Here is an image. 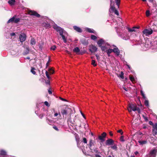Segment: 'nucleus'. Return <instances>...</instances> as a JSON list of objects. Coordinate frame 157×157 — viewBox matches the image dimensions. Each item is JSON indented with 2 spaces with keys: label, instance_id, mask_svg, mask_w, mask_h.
Returning a JSON list of instances; mask_svg holds the SVG:
<instances>
[{
  "label": "nucleus",
  "instance_id": "nucleus-1",
  "mask_svg": "<svg viewBox=\"0 0 157 157\" xmlns=\"http://www.w3.org/2000/svg\"><path fill=\"white\" fill-rule=\"evenodd\" d=\"M95 141L90 139L89 141V148L91 152H95L96 153H99L98 150V148L95 146Z\"/></svg>",
  "mask_w": 157,
  "mask_h": 157
},
{
  "label": "nucleus",
  "instance_id": "nucleus-2",
  "mask_svg": "<svg viewBox=\"0 0 157 157\" xmlns=\"http://www.w3.org/2000/svg\"><path fill=\"white\" fill-rule=\"evenodd\" d=\"M110 9L113 12H114L115 14H116L117 16H119V15L118 11L117 10L115 7L114 6L115 3L113 0H110Z\"/></svg>",
  "mask_w": 157,
  "mask_h": 157
},
{
  "label": "nucleus",
  "instance_id": "nucleus-3",
  "mask_svg": "<svg viewBox=\"0 0 157 157\" xmlns=\"http://www.w3.org/2000/svg\"><path fill=\"white\" fill-rule=\"evenodd\" d=\"M27 13L30 15L34 16L38 18L40 17V15L36 11L34 10H29L27 12Z\"/></svg>",
  "mask_w": 157,
  "mask_h": 157
},
{
  "label": "nucleus",
  "instance_id": "nucleus-4",
  "mask_svg": "<svg viewBox=\"0 0 157 157\" xmlns=\"http://www.w3.org/2000/svg\"><path fill=\"white\" fill-rule=\"evenodd\" d=\"M78 119L79 120V119L77 117L75 116V117L74 119V121H73L71 120V117H70L67 120V122H68V124H69L70 123L71 124V126H73V125H74L75 124H77V123L75 122V121L77 119Z\"/></svg>",
  "mask_w": 157,
  "mask_h": 157
},
{
  "label": "nucleus",
  "instance_id": "nucleus-5",
  "mask_svg": "<svg viewBox=\"0 0 157 157\" xmlns=\"http://www.w3.org/2000/svg\"><path fill=\"white\" fill-rule=\"evenodd\" d=\"M143 33L146 36H148L152 33L153 30L151 29H150V30L147 29H145L143 31Z\"/></svg>",
  "mask_w": 157,
  "mask_h": 157
},
{
  "label": "nucleus",
  "instance_id": "nucleus-6",
  "mask_svg": "<svg viewBox=\"0 0 157 157\" xmlns=\"http://www.w3.org/2000/svg\"><path fill=\"white\" fill-rule=\"evenodd\" d=\"M106 136V133L105 132H103L101 135L99 136L98 138L101 140L102 142H103L105 140V138Z\"/></svg>",
  "mask_w": 157,
  "mask_h": 157
},
{
  "label": "nucleus",
  "instance_id": "nucleus-7",
  "mask_svg": "<svg viewBox=\"0 0 157 157\" xmlns=\"http://www.w3.org/2000/svg\"><path fill=\"white\" fill-rule=\"evenodd\" d=\"M137 107L135 104H129L128 107V110L129 112H131L132 110L134 111L133 109L135 108L136 109Z\"/></svg>",
  "mask_w": 157,
  "mask_h": 157
},
{
  "label": "nucleus",
  "instance_id": "nucleus-8",
  "mask_svg": "<svg viewBox=\"0 0 157 157\" xmlns=\"http://www.w3.org/2000/svg\"><path fill=\"white\" fill-rule=\"evenodd\" d=\"M89 50L91 53H94L97 51L98 48L94 45L92 44L89 46Z\"/></svg>",
  "mask_w": 157,
  "mask_h": 157
},
{
  "label": "nucleus",
  "instance_id": "nucleus-9",
  "mask_svg": "<svg viewBox=\"0 0 157 157\" xmlns=\"http://www.w3.org/2000/svg\"><path fill=\"white\" fill-rule=\"evenodd\" d=\"M53 28L55 29L57 32L59 33V35L60 34V33H61H61L63 32V29L56 25H54L53 26Z\"/></svg>",
  "mask_w": 157,
  "mask_h": 157
},
{
  "label": "nucleus",
  "instance_id": "nucleus-10",
  "mask_svg": "<svg viewBox=\"0 0 157 157\" xmlns=\"http://www.w3.org/2000/svg\"><path fill=\"white\" fill-rule=\"evenodd\" d=\"M26 36L25 34H20L19 36L20 41L22 43L25 41L26 39Z\"/></svg>",
  "mask_w": 157,
  "mask_h": 157
},
{
  "label": "nucleus",
  "instance_id": "nucleus-11",
  "mask_svg": "<svg viewBox=\"0 0 157 157\" xmlns=\"http://www.w3.org/2000/svg\"><path fill=\"white\" fill-rule=\"evenodd\" d=\"M114 144V141L111 139L107 140L105 142L106 145H112Z\"/></svg>",
  "mask_w": 157,
  "mask_h": 157
},
{
  "label": "nucleus",
  "instance_id": "nucleus-12",
  "mask_svg": "<svg viewBox=\"0 0 157 157\" xmlns=\"http://www.w3.org/2000/svg\"><path fill=\"white\" fill-rule=\"evenodd\" d=\"M80 42L82 44L86 46L88 44V40L85 38H82L81 39Z\"/></svg>",
  "mask_w": 157,
  "mask_h": 157
},
{
  "label": "nucleus",
  "instance_id": "nucleus-13",
  "mask_svg": "<svg viewBox=\"0 0 157 157\" xmlns=\"http://www.w3.org/2000/svg\"><path fill=\"white\" fill-rule=\"evenodd\" d=\"M152 132L154 135H157V123H155L153 126Z\"/></svg>",
  "mask_w": 157,
  "mask_h": 157
},
{
  "label": "nucleus",
  "instance_id": "nucleus-14",
  "mask_svg": "<svg viewBox=\"0 0 157 157\" xmlns=\"http://www.w3.org/2000/svg\"><path fill=\"white\" fill-rule=\"evenodd\" d=\"M157 151L155 149L151 150L150 152V155L151 157H156Z\"/></svg>",
  "mask_w": 157,
  "mask_h": 157
},
{
  "label": "nucleus",
  "instance_id": "nucleus-15",
  "mask_svg": "<svg viewBox=\"0 0 157 157\" xmlns=\"http://www.w3.org/2000/svg\"><path fill=\"white\" fill-rule=\"evenodd\" d=\"M73 52L76 53L77 54L79 55H82L83 54V53L80 52V50L79 48L76 47L73 50Z\"/></svg>",
  "mask_w": 157,
  "mask_h": 157
},
{
  "label": "nucleus",
  "instance_id": "nucleus-16",
  "mask_svg": "<svg viewBox=\"0 0 157 157\" xmlns=\"http://www.w3.org/2000/svg\"><path fill=\"white\" fill-rule=\"evenodd\" d=\"M68 109V107L63 108L61 109V113L63 115H67V110Z\"/></svg>",
  "mask_w": 157,
  "mask_h": 157
},
{
  "label": "nucleus",
  "instance_id": "nucleus-17",
  "mask_svg": "<svg viewBox=\"0 0 157 157\" xmlns=\"http://www.w3.org/2000/svg\"><path fill=\"white\" fill-rule=\"evenodd\" d=\"M98 44L99 47H101L102 44H105V41L103 39H101L99 40L97 42Z\"/></svg>",
  "mask_w": 157,
  "mask_h": 157
},
{
  "label": "nucleus",
  "instance_id": "nucleus-18",
  "mask_svg": "<svg viewBox=\"0 0 157 157\" xmlns=\"http://www.w3.org/2000/svg\"><path fill=\"white\" fill-rule=\"evenodd\" d=\"M0 155L3 157H5L7 155V152L4 150H0Z\"/></svg>",
  "mask_w": 157,
  "mask_h": 157
},
{
  "label": "nucleus",
  "instance_id": "nucleus-19",
  "mask_svg": "<svg viewBox=\"0 0 157 157\" xmlns=\"http://www.w3.org/2000/svg\"><path fill=\"white\" fill-rule=\"evenodd\" d=\"M113 50V52L116 53V54L118 56L120 54V51L117 48H114Z\"/></svg>",
  "mask_w": 157,
  "mask_h": 157
},
{
  "label": "nucleus",
  "instance_id": "nucleus-20",
  "mask_svg": "<svg viewBox=\"0 0 157 157\" xmlns=\"http://www.w3.org/2000/svg\"><path fill=\"white\" fill-rule=\"evenodd\" d=\"M74 29L76 31L79 32L81 33L82 31V29L80 27H78L76 26H73Z\"/></svg>",
  "mask_w": 157,
  "mask_h": 157
},
{
  "label": "nucleus",
  "instance_id": "nucleus-21",
  "mask_svg": "<svg viewBox=\"0 0 157 157\" xmlns=\"http://www.w3.org/2000/svg\"><path fill=\"white\" fill-rule=\"evenodd\" d=\"M44 44V43L43 42H41V43H40L38 45L39 46V49L40 51H42Z\"/></svg>",
  "mask_w": 157,
  "mask_h": 157
},
{
  "label": "nucleus",
  "instance_id": "nucleus-22",
  "mask_svg": "<svg viewBox=\"0 0 157 157\" xmlns=\"http://www.w3.org/2000/svg\"><path fill=\"white\" fill-rule=\"evenodd\" d=\"M16 15H14L12 18H10L7 21V23H9L11 22H14L15 18Z\"/></svg>",
  "mask_w": 157,
  "mask_h": 157
},
{
  "label": "nucleus",
  "instance_id": "nucleus-23",
  "mask_svg": "<svg viewBox=\"0 0 157 157\" xmlns=\"http://www.w3.org/2000/svg\"><path fill=\"white\" fill-rule=\"evenodd\" d=\"M63 33H61L60 35L63 40V42L65 43H66L67 42L66 38H65V36L63 35Z\"/></svg>",
  "mask_w": 157,
  "mask_h": 157
},
{
  "label": "nucleus",
  "instance_id": "nucleus-24",
  "mask_svg": "<svg viewBox=\"0 0 157 157\" xmlns=\"http://www.w3.org/2000/svg\"><path fill=\"white\" fill-rule=\"evenodd\" d=\"M139 27H133L132 29H130V28H128V31L129 32H135L136 30H135L134 29L135 28L139 29Z\"/></svg>",
  "mask_w": 157,
  "mask_h": 157
},
{
  "label": "nucleus",
  "instance_id": "nucleus-25",
  "mask_svg": "<svg viewBox=\"0 0 157 157\" xmlns=\"http://www.w3.org/2000/svg\"><path fill=\"white\" fill-rule=\"evenodd\" d=\"M106 52L107 53L108 56H110V54L112 52H113V50L111 49H108L106 51Z\"/></svg>",
  "mask_w": 157,
  "mask_h": 157
},
{
  "label": "nucleus",
  "instance_id": "nucleus-26",
  "mask_svg": "<svg viewBox=\"0 0 157 157\" xmlns=\"http://www.w3.org/2000/svg\"><path fill=\"white\" fill-rule=\"evenodd\" d=\"M36 43V41L34 38H32L30 40V44L31 45H35Z\"/></svg>",
  "mask_w": 157,
  "mask_h": 157
},
{
  "label": "nucleus",
  "instance_id": "nucleus-27",
  "mask_svg": "<svg viewBox=\"0 0 157 157\" xmlns=\"http://www.w3.org/2000/svg\"><path fill=\"white\" fill-rule=\"evenodd\" d=\"M15 2V0H10L8 1V3L11 6H13L14 5Z\"/></svg>",
  "mask_w": 157,
  "mask_h": 157
},
{
  "label": "nucleus",
  "instance_id": "nucleus-28",
  "mask_svg": "<svg viewBox=\"0 0 157 157\" xmlns=\"http://www.w3.org/2000/svg\"><path fill=\"white\" fill-rule=\"evenodd\" d=\"M139 144L141 145L145 144L147 143V140H140L138 141Z\"/></svg>",
  "mask_w": 157,
  "mask_h": 157
},
{
  "label": "nucleus",
  "instance_id": "nucleus-29",
  "mask_svg": "<svg viewBox=\"0 0 157 157\" xmlns=\"http://www.w3.org/2000/svg\"><path fill=\"white\" fill-rule=\"evenodd\" d=\"M115 2L118 8H119L121 0H115Z\"/></svg>",
  "mask_w": 157,
  "mask_h": 157
},
{
  "label": "nucleus",
  "instance_id": "nucleus-30",
  "mask_svg": "<svg viewBox=\"0 0 157 157\" xmlns=\"http://www.w3.org/2000/svg\"><path fill=\"white\" fill-rule=\"evenodd\" d=\"M36 70V69L33 67H32L31 68V72L33 73V75H35L36 74V71L35 70Z\"/></svg>",
  "mask_w": 157,
  "mask_h": 157
},
{
  "label": "nucleus",
  "instance_id": "nucleus-31",
  "mask_svg": "<svg viewBox=\"0 0 157 157\" xmlns=\"http://www.w3.org/2000/svg\"><path fill=\"white\" fill-rule=\"evenodd\" d=\"M102 51L106 52L107 50V47L104 46H102L100 47Z\"/></svg>",
  "mask_w": 157,
  "mask_h": 157
},
{
  "label": "nucleus",
  "instance_id": "nucleus-32",
  "mask_svg": "<svg viewBox=\"0 0 157 157\" xmlns=\"http://www.w3.org/2000/svg\"><path fill=\"white\" fill-rule=\"evenodd\" d=\"M87 31L90 33H94L95 31L92 29L90 28H88L87 29Z\"/></svg>",
  "mask_w": 157,
  "mask_h": 157
},
{
  "label": "nucleus",
  "instance_id": "nucleus-33",
  "mask_svg": "<svg viewBox=\"0 0 157 157\" xmlns=\"http://www.w3.org/2000/svg\"><path fill=\"white\" fill-rule=\"evenodd\" d=\"M91 64L93 65L94 67H95L97 65V63H96L95 61L93 59L92 60Z\"/></svg>",
  "mask_w": 157,
  "mask_h": 157
},
{
  "label": "nucleus",
  "instance_id": "nucleus-34",
  "mask_svg": "<svg viewBox=\"0 0 157 157\" xmlns=\"http://www.w3.org/2000/svg\"><path fill=\"white\" fill-rule=\"evenodd\" d=\"M129 77L130 79L132 82H133L134 81V80H135L134 78L132 76L130 75L129 76Z\"/></svg>",
  "mask_w": 157,
  "mask_h": 157
},
{
  "label": "nucleus",
  "instance_id": "nucleus-35",
  "mask_svg": "<svg viewBox=\"0 0 157 157\" xmlns=\"http://www.w3.org/2000/svg\"><path fill=\"white\" fill-rule=\"evenodd\" d=\"M97 38L96 36L94 35H91V38L93 40H96Z\"/></svg>",
  "mask_w": 157,
  "mask_h": 157
},
{
  "label": "nucleus",
  "instance_id": "nucleus-36",
  "mask_svg": "<svg viewBox=\"0 0 157 157\" xmlns=\"http://www.w3.org/2000/svg\"><path fill=\"white\" fill-rule=\"evenodd\" d=\"M133 110H134V111H136V110L138 112V113H140V109L139 107H137L136 109L135 108L133 109Z\"/></svg>",
  "mask_w": 157,
  "mask_h": 157
},
{
  "label": "nucleus",
  "instance_id": "nucleus-37",
  "mask_svg": "<svg viewBox=\"0 0 157 157\" xmlns=\"http://www.w3.org/2000/svg\"><path fill=\"white\" fill-rule=\"evenodd\" d=\"M124 75L123 72L122 71H121L120 75L119 77L122 79H123L124 78Z\"/></svg>",
  "mask_w": 157,
  "mask_h": 157
},
{
  "label": "nucleus",
  "instance_id": "nucleus-38",
  "mask_svg": "<svg viewBox=\"0 0 157 157\" xmlns=\"http://www.w3.org/2000/svg\"><path fill=\"white\" fill-rule=\"evenodd\" d=\"M144 104L146 106H149L148 101L147 100H146L144 101Z\"/></svg>",
  "mask_w": 157,
  "mask_h": 157
},
{
  "label": "nucleus",
  "instance_id": "nucleus-39",
  "mask_svg": "<svg viewBox=\"0 0 157 157\" xmlns=\"http://www.w3.org/2000/svg\"><path fill=\"white\" fill-rule=\"evenodd\" d=\"M20 19L19 18H15L14 22L16 23H18L20 21Z\"/></svg>",
  "mask_w": 157,
  "mask_h": 157
},
{
  "label": "nucleus",
  "instance_id": "nucleus-40",
  "mask_svg": "<svg viewBox=\"0 0 157 157\" xmlns=\"http://www.w3.org/2000/svg\"><path fill=\"white\" fill-rule=\"evenodd\" d=\"M56 46L55 45H54L52 46L51 47V49L52 50L54 51V50H55V49H56Z\"/></svg>",
  "mask_w": 157,
  "mask_h": 157
},
{
  "label": "nucleus",
  "instance_id": "nucleus-41",
  "mask_svg": "<svg viewBox=\"0 0 157 157\" xmlns=\"http://www.w3.org/2000/svg\"><path fill=\"white\" fill-rule=\"evenodd\" d=\"M142 117H143L144 120L146 121H148V119L147 117H145L144 114L142 115Z\"/></svg>",
  "mask_w": 157,
  "mask_h": 157
},
{
  "label": "nucleus",
  "instance_id": "nucleus-42",
  "mask_svg": "<svg viewBox=\"0 0 157 157\" xmlns=\"http://www.w3.org/2000/svg\"><path fill=\"white\" fill-rule=\"evenodd\" d=\"M150 12L149 10H147L146 12V15L147 17H148L150 15Z\"/></svg>",
  "mask_w": 157,
  "mask_h": 157
},
{
  "label": "nucleus",
  "instance_id": "nucleus-43",
  "mask_svg": "<svg viewBox=\"0 0 157 157\" xmlns=\"http://www.w3.org/2000/svg\"><path fill=\"white\" fill-rule=\"evenodd\" d=\"M117 132L119 133H121V134L122 135L123 134V132L122 131V129H120L117 131Z\"/></svg>",
  "mask_w": 157,
  "mask_h": 157
},
{
  "label": "nucleus",
  "instance_id": "nucleus-44",
  "mask_svg": "<svg viewBox=\"0 0 157 157\" xmlns=\"http://www.w3.org/2000/svg\"><path fill=\"white\" fill-rule=\"evenodd\" d=\"M111 147L113 149L117 150V147L116 145H114L113 146Z\"/></svg>",
  "mask_w": 157,
  "mask_h": 157
},
{
  "label": "nucleus",
  "instance_id": "nucleus-45",
  "mask_svg": "<svg viewBox=\"0 0 157 157\" xmlns=\"http://www.w3.org/2000/svg\"><path fill=\"white\" fill-rule=\"evenodd\" d=\"M82 141L85 144H86L87 143V140L86 139L85 137L83 138Z\"/></svg>",
  "mask_w": 157,
  "mask_h": 157
},
{
  "label": "nucleus",
  "instance_id": "nucleus-46",
  "mask_svg": "<svg viewBox=\"0 0 157 157\" xmlns=\"http://www.w3.org/2000/svg\"><path fill=\"white\" fill-rule=\"evenodd\" d=\"M49 71L50 72V74H53L54 73V70L51 68L49 69Z\"/></svg>",
  "mask_w": 157,
  "mask_h": 157
},
{
  "label": "nucleus",
  "instance_id": "nucleus-47",
  "mask_svg": "<svg viewBox=\"0 0 157 157\" xmlns=\"http://www.w3.org/2000/svg\"><path fill=\"white\" fill-rule=\"evenodd\" d=\"M45 74H46V75L47 77V78L48 79H50V76H49V74H48V72L46 71L45 72Z\"/></svg>",
  "mask_w": 157,
  "mask_h": 157
},
{
  "label": "nucleus",
  "instance_id": "nucleus-48",
  "mask_svg": "<svg viewBox=\"0 0 157 157\" xmlns=\"http://www.w3.org/2000/svg\"><path fill=\"white\" fill-rule=\"evenodd\" d=\"M44 104L47 106L49 107L50 106V105L49 104L48 102L47 101H45Z\"/></svg>",
  "mask_w": 157,
  "mask_h": 157
},
{
  "label": "nucleus",
  "instance_id": "nucleus-49",
  "mask_svg": "<svg viewBox=\"0 0 157 157\" xmlns=\"http://www.w3.org/2000/svg\"><path fill=\"white\" fill-rule=\"evenodd\" d=\"M53 128L56 130L57 131H59V129H58V128H57V127L56 126H53Z\"/></svg>",
  "mask_w": 157,
  "mask_h": 157
},
{
  "label": "nucleus",
  "instance_id": "nucleus-50",
  "mask_svg": "<svg viewBox=\"0 0 157 157\" xmlns=\"http://www.w3.org/2000/svg\"><path fill=\"white\" fill-rule=\"evenodd\" d=\"M120 140L121 141L124 142V136H121L120 139Z\"/></svg>",
  "mask_w": 157,
  "mask_h": 157
},
{
  "label": "nucleus",
  "instance_id": "nucleus-51",
  "mask_svg": "<svg viewBox=\"0 0 157 157\" xmlns=\"http://www.w3.org/2000/svg\"><path fill=\"white\" fill-rule=\"evenodd\" d=\"M48 92L50 94H52V91L51 88H50L48 90Z\"/></svg>",
  "mask_w": 157,
  "mask_h": 157
},
{
  "label": "nucleus",
  "instance_id": "nucleus-52",
  "mask_svg": "<svg viewBox=\"0 0 157 157\" xmlns=\"http://www.w3.org/2000/svg\"><path fill=\"white\" fill-rule=\"evenodd\" d=\"M59 98L60 100H61L62 101H67V100L66 99L63 98H62L60 97H59Z\"/></svg>",
  "mask_w": 157,
  "mask_h": 157
},
{
  "label": "nucleus",
  "instance_id": "nucleus-53",
  "mask_svg": "<svg viewBox=\"0 0 157 157\" xmlns=\"http://www.w3.org/2000/svg\"><path fill=\"white\" fill-rule=\"evenodd\" d=\"M44 116V114H41L39 116V117L40 119H42L43 117Z\"/></svg>",
  "mask_w": 157,
  "mask_h": 157
},
{
  "label": "nucleus",
  "instance_id": "nucleus-54",
  "mask_svg": "<svg viewBox=\"0 0 157 157\" xmlns=\"http://www.w3.org/2000/svg\"><path fill=\"white\" fill-rule=\"evenodd\" d=\"M149 124L150 125H152V126H153V125H154L153 124V122L151 121H149Z\"/></svg>",
  "mask_w": 157,
  "mask_h": 157
},
{
  "label": "nucleus",
  "instance_id": "nucleus-55",
  "mask_svg": "<svg viewBox=\"0 0 157 157\" xmlns=\"http://www.w3.org/2000/svg\"><path fill=\"white\" fill-rule=\"evenodd\" d=\"M140 93H141V94L142 95V96H143V95H144L145 94H144V93H143V91L142 90H141L140 91Z\"/></svg>",
  "mask_w": 157,
  "mask_h": 157
},
{
  "label": "nucleus",
  "instance_id": "nucleus-56",
  "mask_svg": "<svg viewBox=\"0 0 157 157\" xmlns=\"http://www.w3.org/2000/svg\"><path fill=\"white\" fill-rule=\"evenodd\" d=\"M81 113L82 115V116L85 119L86 117L85 116L84 114L82 112H81Z\"/></svg>",
  "mask_w": 157,
  "mask_h": 157
},
{
  "label": "nucleus",
  "instance_id": "nucleus-57",
  "mask_svg": "<svg viewBox=\"0 0 157 157\" xmlns=\"http://www.w3.org/2000/svg\"><path fill=\"white\" fill-rule=\"evenodd\" d=\"M109 134L111 136H113V134L112 133V132L111 131L109 132Z\"/></svg>",
  "mask_w": 157,
  "mask_h": 157
},
{
  "label": "nucleus",
  "instance_id": "nucleus-58",
  "mask_svg": "<svg viewBox=\"0 0 157 157\" xmlns=\"http://www.w3.org/2000/svg\"><path fill=\"white\" fill-rule=\"evenodd\" d=\"M49 61H48V62L46 63V67H47L49 65Z\"/></svg>",
  "mask_w": 157,
  "mask_h": 157
},
{
  "label": "nucleus",
  "instance_id": "nucleus-59",
  "mask_svg": "<svg viewBox=\"0 0 157 157\" xmlns=\"http://www.w3.org/2000/svg\"><path fill=\"white\" fill-rule=\"evenodd\" d=\"M29 50H27L26 52H25V54L24 55H27L29 53Z\"/></svg>",
  "mask_w": 157,
  "mask_h": 157
},
{
  "label": "nucleus",
  "instance_id": "nucleus-60",
  "mask_svg": "<svg viewBox=\"0 0 157 157\" xmlns=\"http://www.w3.org/2000/svg\"><path fill=\"white\" fill-rule=\"evenodd\" d=\"M96 58H97V59L98 60V59H99V56L98 55H97V54H96V55H95Z\"/></svg>",
  "mask_w": 157,
  "mask_h": 157
},
{
  "label": "nucleus",
  "instance_id": "nucleus-61",
  "mask_svg": "<svg viewBox=\"0 0 157 157\" xmlns=\"http://www.w3.org/2000/svg\"><path fill=\"white\" fill-rule=\"evenodd\" d=\"M123 89L126 91H128L127 89L125 87H123Z\"/></svg>",
  "mask_w": 157,
  "mask_h": 157
},
{
  "label": "nucleus",
  "instance_id": "nucleus-62",
  "mask_svg": "<svg viewBox=\"0 0 157 157\" xmlns=\"http://www.w3.org/2000/svg\"><path fill=\"white\" fill-rule=\"evenodd\" d=\"M47 121H48L49 122H52V121L51 120H49V119H48V118H47Z\"/></svg>",
  "mask_w": 157,
  "mask_h": 157
},
{
  "label": "nucleus",
  "instance_id": "nucleus-63",
  "mask_svg": "<svg viewBox=\"0 0 157 157\" xmlns=\"http://www.w3.org/2000/svg\"><path fill=\"white\" fill-rule=\"evenodd\" d=\"M58 114L57 113H56L54 114V116L56 117L57 116H58Z\"/></svg>",
  "mask_w": 157,
  "mask_h": 157
},
{
  "label": "nucleus",
  "instance_id": "nucleus-64",
  "mask_svg": "<svg viewBox=\"0 0 157 157\" xmlns=\"http://www.w3.org/2000/svg\"><path fill=\"white\" fill-rule=\"evenodd\" d=\"M96 157H101L100 155H95Z\"/></svg>",
  "mask_w": 157,
  "mask_h": 157
}]
</instances>
